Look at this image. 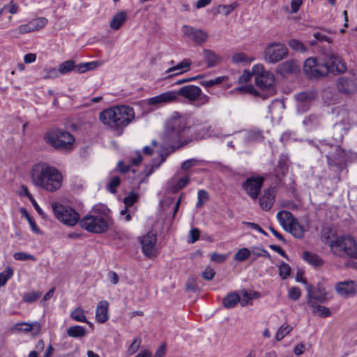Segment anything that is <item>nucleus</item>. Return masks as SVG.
Segmentation results:
<instances>
[{"label": "nucleus", "instance_id": "nucleus-38", "mask_svg": "<svg viewBox=\"0 0 357 357\" xmlns=\"http://www.w3.org/2000/svg\"><path fill=\"white\" fill-rule=\"evenodd\" d=\"M74 69L75 62L73 60H68L61 63L58 68L60 75H64L71 71H74Z\"/></svg>", "mask_w": 357, "mask_h": 357}, {"label": "nucleus", "instance_id": "nucleus-64", "mask_svg": "<svg viewBox=\"0 0 357 357\" xmlns=\"http://www.w3.org/2000/svg\"><path fill=\"white\" fill-rule=\"evenodd\" d=\"M268 71L264 70V66L262 64H256L252 67V73L256 77L264 75Z\"/></svg>", "mask_w": 357, "mask_h": 357}, {"label": "nucleus", "instance_id": "nucleus-8", "mask_svg": "<svg viewBox=\"0 0 357 357\" xmlns=\"http://www.w3.org/2000/svg\"><path fill=\"white\" fill-rule=\"evenodd\" d=\"M51 207L56 218L66 225L74 226L80 220L79 213L70 206L52 202Z\"/></svg>", "mask_w": 357, "mask_h": 357}, {"label": "nucleus", "instance_id": "nucleus-21", "mask_svg": "<svg viewBox=\"0 0 357 357\" xmlns=\"http://www.w3.org/2000/svg\"><path fill=\"white\" fill-rule=\"evenodd\" d=\"M335 290L342 297L354 296L356 294V287L353 281L337 282L335 284Z\"/></svg>", "mask_w": 357, "mask_h": 357}, {"label": "nucleus", "instance_id": "nucleus-7", "mask_svg": "<svg viewBox=\"0 0 357 357\" xmlns=\"http://www.w3.org/2000/svg\"><path fill=\"white\" fill-rule=\"evenodd\" d=\"M79 223L82 229L93 234H102L109 229L107 219L100 215L87 214L80 219Z\"/></svg>", "mask_w": 357, "mask_h": 357}, {"label": "nucleus", "instance_id": "nucleus-43", "mask_svg": "<svg viewBox=\"0 0 357 357\" xmlns=\"http://www.w3.org/2000/svg\"><path fill=\"white\" fill-rule=\"evenodd\" d=\"M289 47L294 51L298 52H305L307 51L306 46L301 41L296 39H291L288 43Z\"/></svg>", "mask_w": 357, "mask_h": 357}, {"label": "nucleus", "instance_id": "nucleus-42", "mask_svg": "<svg viewBox=\"0 0 357 357\" xmlns=\"http://www.w3.org/2000/svg\"><path fill=\"white\" fill-rule=\"evenodd\" d=\"M257 294L255 293L253 294L248 292L246 290H242L241 291V301L240 303L242 306H246L252 304V300L255 298V295Z\"/></svg>", "mask_w": 357, "mask_h": 357}, {"label": "nucleus", "instance_id": "nucleus-62", "mask_svg": "<svg viewBox=\"0 0 357 357\" xmlns=\"http://www.w3.org/2000/svg\"><path fill=\"white\" fill-rule=\"evenodd\" d=\"M120 184V178L118 176L113 177L111 181L109 183V190L112 193H115L116 192V188Z\"/></svg>", "mask_w": 357, "mask_h": 357}, {"label": "nucleus", "instance_id": "nucleus-40", "mask_svg": "<svg viewBox=\"0 0 357 357\" xmlns=\"http://www.w3.org/2000/svg\"><path fill=\"white\" fill-rule=\"evenodd\" d=\"M292 330V327L288 324H282L278 330L275 334V340L281 341L285 336H287Z\"/></svg>", "mask_w": 357, "mask_h": 357}, {"label": "nucleus", "instance_id": "nucleus-17", "mask_svg": "<svg viewBox=\"0 0 357 357\" xmlns=\"http://www.w3.org/2000/svg\"><path fill=\"white\" fill-rule=\"evenodd\" d=\"M181 30L186 37L197 45H202L205 43L209 37L208 33L204 30L197 29L190 25H183Z\"/></svg>", "mask_w": 357, "mask_h": 357}, {"label": "nucleus", "instance_id": "nucleus-27", "mask_svg": "<svg viewBox=\"0 0 357 357\" xmlns=\"http://www.w3.org/2000/svg\"><path fill=\"white\" fill-rule=\"evenodd\" d=\"M276 218L282 226V227L286 231V229L291 225V222L296 220V218L287 211H280L277 213Z\"/></svg>", "mask_w": 357, "mask_h": 357}, {"label": "nucleus", "instance_id": "nucleus-11", "mask_svg": "<svg viewBox=\"0 0 357 357\" xmlns=\"http://www.w3.org/2000/svg\"><path fill=\"white\" fill-rule=\"evenodd\" d=\"M288 50L285 45L280 43H271L264 49L263 56L269 63H278L287 56Z\"/></svg>", "mask_w": 357, "mask_h": 357}, {"label": "nucleus", "instance_id": "nucleus-56", "mask_svg": "<svg viewBox=\"0 0 357 357\" xmlns=\"http://www.w3.org/2000/svg\"><path fill=\"white\" fill-rule=\"evenodd\" d=\"M247 139L252 142H259L263 139L261 132L258 130L250 131L247 134Z\"/></svg>", "mask_w": 357, "mask_h": 357}, {"label": "nucleus", "instance_id": "nucleus-53", "mask_svg": "<svg viewBox=\"0 0 357 357\" xmlns=\"http://www.w3.org/2000/svg\"><path fill=\"white\" fill-rule=\"evenodd\" d=\"M189 181H190L189 176H183V177L178 179L176 181L175 185L173 187V190L177 191L178 190L183 188L185 185H188Z\"/></svg>", "mask_w": 357, "mask_h": 357}, {"label": "nucleus", "instance_id": "nucleus-31", "mask_svg": "<svg viewBox=\"0 0 357 357\" xmlns=\"http://www.w3.org/2000/svg\"><path fill=\"white\" fill-rule=\"evenodd\" d=\"M192 65V61L190 59H184L181 62L178 63L176 66H174L165 70V73H170L172 71L181 70L183 73H185L190 70Z\"/></svg>", "mask_w": 357, "mask_h": 357}, {"label": "nucleus", "instance_id": "nucleus-50", "mask_svg": "<svg viewBox=\"0 0 357 357\" xmlns=\"http://www.w3.org/2000/svg\"><path fill=\"white\" fill-rule=\"evenodd\" d=\"M29 22L24 24H22L17 27L16 29L11 31V32L15 36L21 35V34H25L28 33L32 32L31 30V27L29 26Z\"/></svg>", "mask_w": 357, "mask_h": 357}, {"label": "nucleus", "instance_id": "nucleus-36", "mask_svg": "<svg viewBox=\"0 0 357 357\" xmlns=\"http://www.w3.org/2000/svg\"><path fill=\"white\" fill-rule=\"evenodd\" d=\"M84 312V310L82 307H77L70 312V316L74 321L78 322L89 323Z\"/></svg>", "mask_w": 357, "mask_h": 357}, {"label": "nucleus", "instance_id": "nucleus-41", "mask_svg": "<svg viewBox=\"0 0 357 357\" xmlns=\"http://www.w3.org/2000/svg\"><path fill=\"white\" fill-rule=\"evenodd\" d=\"M98 66L96 62H89L85 63H81L79 65L75 64L74 71L77 73H84L88 70L96 68Z\"/></svg>", "mask_w": 357, "mask_h": 357}, {"label": "nucleus", "instance_id": "nucleus-26", "mask_svg": "<svg viewBox=\"0 0 357 357\" xmlns=\"http://www.w3.org/2000/svg\"><path fill=\"white\" fill-rule=\"evenodd\" d=\"M203 56L208 68H212L221 62L222 58L214 51L208 49L203 50Z\"/></svg>", "mask_w": 357, "mask_h": 357}, {"label": "nucleus", "instance_id": "nucleus-30", "mask_svg": "<svg viewBox=\"0 0 357 357\" xmlns=\"http://www.w3.org/2000/svg\"><path fill=\"white\" fill-rule=\"evenodd\" d=\"M240 301L241 296L238 293L231 292L223 298L222 303L227 309H231L240 303Z\"/></svg>", "mask_w": 357, "mask_h": 357}, {"label": "nucleus", "instance_id": "nucleus-48", "mask_svg": "<svg viewBox=\"0 0 357 357\" xmlns=\"http://www.w3.org/2000/svg\"><path fill=\"white\" fill-rule=\"evenodd\" d=\"M40 296V292L32 291L24 294L23 301L26 303H33L37 301Z\"/></svg>", "mask_w": 357, "mask_h": 357}, {"label": "nucleus", "instance_id": "nucleus-52", "mask_svg": "<svg viewBox=\"0 0 357 357\" xmlns=\"http://www.w3.org/2000/svg\"><path fill=\"white\" fill-rule=\"evenodd\" d=\"M291 268L289 264L283 262L279 266V275L282 279H286L290 275Z\"/></svg>", "mask_w": 357, "mask_h": 357}, {"label": "nucleus", "instance_id": "nucleus-18", "mask_svg": "<svg viewBox=\"0 0 357 357\" xmlns=\"http://www.w3.org/2000/svg\"><path fill=\"white\" fill-rule=\"evenodd\" d=\"M264 181V178L262 176H251L245 180L243 187L252 199H256L259 196Z\"/></svg>", "mask_w": 357, "mask_h": 357}, {"label": "nucleus", "instance_id": "nucleus-24", "mask_svg": "<svg viewBox=\"0 0 357 357\" xmlns=\"http://www.w3.org/2000/svg\"><path fill=\"white\" fill-rule=\"evenodd\" d=\"M109 303L107 301H101L98 303L96 310V318L99 323L103 324L109 319L108 314Z\"/></svg>", "mask_w": 357, "mask_h": 357}, {"label": "nucleus", "instance_id": "nucleus-19", "mask_svg": "<svg viewBox=\"0 0 357 357\" xmlns=\"http://www.w3.org/2000/svg\"><path fill=\"white\" fill-rule=\"evenodd\" d=\"M157 236L155 233L148 232L140 239L143 253L149 258L156 255Z\"/></svg>", "mask_w": 357, "mask_h": 357}, {"label": "nucleus", "instance_id": "nucleus-60", "mask_svg": "<svg viewBox=\"0 0 357 357\" xmlns=\"http://www.w3.org/2000/svg\"><path fill=\"white\" fill-rule=\"evenodd\" d=\"M140 344L141 339L139 337H136L128 348V352L129 354H135L139 348Z\"/></svg>", "mask_w": 357, "mask_h": 357}, {"label": "nucleus", "instance_id": "nucleus-46", "mask_svg": "<svg viewBox=\"0 0 357 357\" xmlns=\"http://www.w3.org/2000/svg\"><path fill=\"white\" fill-rule=\"evenodd\" d=\"M303 3V0H291V9L288 6H285L284 10L286 13L289 14L296 13Z\"/></svg>", "mask_w": 357, "mask_h": 357}, {"label": "nucleus", "instance_id": "nucleus-2", "mask_svg": "<svg viewBox=\"0 0 357 357\" xmlns=\"http://www.w3.org/2000/svg\"><path fill=\"white\" fill-rule=\"evenodd\" d=\"M31 179L34 186L54 192L61 187L63 175L55 167L40 162L33 165Z\"/></svg>", "mask_w": 357, "mask_h": 357}, {"label": "nucleus", "instance_id": "nucleus-1", "mask_svg": "<svg viewBox=\"0 0 357 357\" xmlns=\"http://www.w3.org/2000/svg\"><path fill=\"white\" fill-rule=\"evenodd\" d=\"M191 126L190 119L187 115L175 112L166 122L164 138L172 143L174 148H181L191 141L189 137Z\"/></svg>", "mask_w": 357, "mask_h": 357}, {"label": "nucleus", "instance_id": "nucleus-14", "mask_svg": "<svg viewBox=\"0 0 357 357\" xmlns=\"http://www.w3.org/2000/svg\"><path fill=\"white\" fill-rule=\"evenodd\" d=\"M317 96V92L313 90L305 91L295 94L294 99L298 112L304 113L308 111Z\"/></svg>", "mask_w": 357, "mask_h": 357}, {"label": "nucleus", "instance_id": "nucleus-15", "mask_svg": "<svg viewBox=\"0 0 357 357\" xmlns=\"http://www.w3.org/2000/svg\"><path fill=\"white\" fill-rule=\"evenodd\" d=\"M337 90L348 96L357 93V73H353L352 77L343 76L337 79L336 83Z\"/></svg>", "mask_w": 357, "mask_h": 357}, {"label": "nucleus", "instance_id": "nucleus-35", "mask_svg": "<svg viewBox=\"0 0 357 357\" xmlns=\"http://www.w3.org/2000/svg\"><path fill=\"white\" fill-rule=\"evenodd\" d=\"M67 335L71 337H83L86 335V329L81 326H73L68 328Z\"/></svg>", "mask_w": 357, "mask_h": 357}, {"label": "nucleus", "instance_id": "nucleus-3", "mask_svg": "<svg viewBox=\"0 0 357 357\" xmlns=\"http://www.w3.org/2000/svg\"><path fill=\"white\" fill-rule=\"evenodd\" d=\"M99 118L104 125L121 134L123 129L135 120V113L130 106L121 105L103 110Z\"/></svg>", "mask_w": 357, "mask_h": 357}, {"label": "nucleus", "instance_id": "nucleus-58", "mask_svg": "<svg viewBox=\"0 0 357 357\" xmlns=\"http://www.w3.org/2000/svg\"><path fill=\"white\" fill-rule=\"evenodd\" d=\"M301 295V289L297 287H292L289 289L288 296L289 298L293 301L298 300Z\"/></svg>", "mask_w": 357, "mask_h": 357}, {"label": "nucleus", "instance_id": "nucleus-9", "mask_svg": "<svg viewBox=\"0 0 357 357\" xmlns=\"http://www.w3.org/2000/svg\"><path fill=\"white\" fill-rule=\"evenodd\" d=\"M327 69L322 54L319 57L307 59L303 65L304 73L311 79H319L327 76Z\"/></svg>", "mask_w": 357, "mask_h": 357}, {"label": "nucleus", "instance_id": "nucleus-55", "mask_svg": "<svg viewBox=\"0 0 357 357\" xmlns=\"http://www.w3.org/2000/svg\"><path fill=\"white\" fill-rule=\"evenodd\" d=\"M296 67V65L294 61H289L284 62L280 66V70L282 73H290Z\"/></svg>", "mask_w": 357, "mask_h": 357}, {"label": "nucleus", "instance_id": "nucleus-10", "mask_svg": "<svg viewBox=\"0 0 357 357\" xmlns=\"http://www.w3.org/2000/svg\"><path fill=\"white\" fill-rule=\"evenodd\" d=\"M176 93L178 98L181 96L190 103L199 101L198 107L208 103L210 100L207 95H202V91L199 86L193 84L183 86L177 90Z\"/></svg>", "mask_w": 357, "mask_h": 357}, {"label": "nucleus", "instance_id": "nucleus-23", "mask_svg": "<svg viewBox=\"0 0 357 357\" xmlns=\"http://www.w3.org/2000/svg\"><path fill=\"white\" fill-rule=\"evenodd\" d=\"M307 291L308 298L310 301L314 300L319 303H325L328 300L325 289L320 286H318L316 292H313V286L311 284L307 285Z\"/></svg>", "mask_w": 357, "mask_h": 357}, {"label": "nucleus", "instance_id": "nucleus-25", "mask_svg": "<svg viewBox=\"0 0 357 357\" xmlns=\"http://www.w3.org/2000/svg\"><path fill=\"white\" fill-rule=\"evenodd\" d=\"M321 115L317 113H312L306 116L303 121V124L308 130H313L321 126Z\"/></svg>", "mask_w": 357, "mask_h": 357}, {"label": "nucleus", "instance_id": "nucleus-5", "mask_svg": "<svg viewBox=\"0 0 357 357\" xmlns=\"http://www.w3.org/2000/svg\"><path fill=\"white\" fill-rule=\"evenodd\" d=\"M331 114L335 123L333 127V138L335 141H341L344 135L350 128L351 119L349 112L344 106L334 107Z\"/></svg>", "mask_w": 357, "mask_h": 357}, {"label": "nucleus", "instance_id": "nucleus-28", "mask_svg": "<svg viewBox=\"0 0 357 357\" xmlns=\"http://www.w3.org/2000/svg\"><path fill=\"white\" fill-rule=\"evenodd\" d=\"M14 329L24 333H29L35 331L38 333L41 329V325L38 321H34L31 324L27 322L17 323L14 326Z\"/></svg>", "mask_w": 357, "mask_h": 357}, {"label": "nucleus", "instance_id": "nucleus-49", "mask_svg": "<svg viewBox=\"0 0 357 357\" xmlns=\"http://www.w3.org/2000/svg\"><path fill=\"white\" fill-rule=\"evenodd\" d=\"M238 6V3L237 2H234L233 3L229 5H220L218 6V12L224 13L225 15H228L233 10H234Z\"/></svg>", "mask_w": 357, "mask_h": 357}, {"label": "nucleus", "instance_id": "nucleus-61", "mask_svg": "<svg viewBox=\"0 0 357 357\" xmlns=\"http://www.w3.org/2000/svg\"><path fill=\"white\" fill-rule=\"evenodd\" d=\"M215 274V273L211 267L206 266L202 275L206 280H211L214 278Z\"/></svg>", "mask_w": 357, "mask_h": 357}, {"label": "nucleus", "instance_id": "nucleus-39", "mask_svg": "<svg viewBox=\"0 0 357 357\" xmlns=\"http://www.w3.org/2000/svg\"><path fill=\"white\" fill-rule=\"evenodd\" d=\"M252 61L247 54L243 52H237L232 55L231 61L235 64L248 63Z\"/></svg>", "mask_w": 357, "mask_h": 357}, {"label": "nucleus", "instance_id": "nucleus-34", "mask_svg": "<svg viewBox=\"0 0 357 357\" xmlns=\"http://www.w3.org/2000/svg\"><path fill=\"white\" fill-rule=\"evenodd\" d=\"M127 17L125 11H121L116 13L110 22V27L112 29L118 30L123 24Z\"/></svg>", "mask_w": 357, "mask_h": 357}, {"label": "nucleus", "instance_id": "nucleus-6", "mask_svg": "<svg viewBox=\"0 0 357 357\" xmlns=\"http://www.w3.org/2000/svg\"><path fill=\"white\" fill-rule=\"evenodd\" d=\"M45 142L59 150L69 151L73 149L74 137L68 132L54 129L47 132L44 136Z\"/></svg>", "mask_w": 357, "mask_h": 357}, {"label": "nucleus", "instance_id": "nucleus-59", "mask_svg": "<svg viewBox=\"0 0 357 357\" xmlns=\"http://www.w3.org/2000/svg\"><path fill=\"white\" fill-rule=\"evenodd\" d=\"M200 231L197 228L192 229L188 235V242L193 243L196 242L199 238Z\"/></svg>", "mask_w": 357, "mask_h": 357}, {"label": "nucleus", "instance_id": "nucleus-29", "mask_svg": "<svg viewBox=\"0 0 357 357\" xmlns=\"http://www.w3.org/2000/svg\"><path fill=\"white\" fill-rule=\"evenodd\" d=\"M286 231L289 232L294 237L301 239L303 238L306 230L296 218L294 222H291V225L286 229Z\"/></svg>", "mask_w": 357, "mask_h": 357}, {"label": "nucleus", "instance_id": "nucleus-32", "mask_svg": "<svg viewBox=\"0 0 357 357\" xmlns=\"http://www.w3.org/2000/svg\"><path fill=\"white\" fill-rule=\"evenodd\" d=\"M303 255L304 260L313 266L320 267L324 264L323 259L316 254L305 251Z\"/></svg>", "mask_w": 357, "mask_h": 357}, {"label": "nucleus", "instance_id": "nucleus-54", "mask_svg": "<svg viewBox=\"0 0 357 357\" xmlns=\"http://www.w3.org/2000/svg\"><path fill=\"white\" fill-rule=\"evenodd\" d=\"M13 257L15 260H20V261H25V260L36 261V257L33 255L28 254V253H25L23 252H15L13 255Z\"/></svg>", "mask_w": 357, "mask_h": 357}, {"label": "nucleus", "instance_id": "nucleus-63", "mask_svg": "<svg viewBox=\"0 0 357 357\" xmlns=\"http://www.w3.org/2000/svg\"><path fill=\"white\" fill-rule=\"evenodd\" d=\"M208 198V195L206 191L204 190H200L198 192V202L197 204V206H202L203 203L206 202Z\"/></svg>", "mask_w": 357, "mask_h": 357}, {"label": "nucleus", "instance_id": "nucleus-51", "mask_svg": "<svg viewBox=\"0 0 357 357\" xmlns=\"http://www.w3.org/2000/svg\"><path fill=\"white\" fill-rule=\"evenodd\" d=\"M239 92L250 93L255 96H261V93L257 91L252 85H246L236 89Z\"/></svg>", "mask_w": 357, "mask_h": 357}, {"label": "nucleus", "instance_id": "nucleus-57", "mask_svg": "<svg viewBox=\"0 0 357 357\" xmlns=\"http://www.w3.org/2000/svg\"><path fill=\"white\" fill-rule=\"evenodd\" d=\"M138 195L136 192H131L129 195L123 199V202L126 206H131L137 200Z\"/></svg>", "mask_w": 357, "mask_h": 357}, {"label": "nucleus", "instance_id": "nucleus-22", "mask_svg": "<svg viewBox=\"0 0 357 357\" xmlns=\"http://www.w3.org/2000/svg\"><path fill=\"white\" fill-rule=\"evenodd\" d=\"M275 197L274 188H270L266 190L259 200L261 207L265 211L270 210L273 205Z\"/></svg>", "mask_w": 357, "mask_h": 357}, {"label": "nucleus", "instance_id": "nucleus-4", "mask_svg": "<svg viewBox=\"0 0 357 357\" xmlns=\"http://www.w3.org/2000/svg\"><path fill=\"white\" fill-rule=\"evenodd\" d=\"M328 246L337 257L357 259V243L350 236L335 237L329 241Z\"/></svg>", "mask_w": 357, "mask_h": 357}, {"label": "nucleus", "instance_id": "nucleus-16", "mask_svg": "<svg viewBox=\"0 0 357 357\" xmlns=\"http://www.w3.org/2000/svg\"><path fill=\"white\" fill-rule=\"evenodd\" d=\"M179 101L180 98H178L176 91L174 90L165 91L146 100L149 105L154 106L155 108Z\"/></svg>", "mask_w": 357, "mask_h": 357}, {"label": "nucleus", "instance_id": "nucleus-45", "mask_svg": "<svg viewBox=\"0 0 357 357\" xmlns=\"http://www.w3.org/2000/svg\"><path fill=\"white\" fill-rule=\"evenodd\" d=\"M251 252L246 248H241L234 255V259L237 261H243L249 258Z\"/></svg>", "mask_w": 357, "mask_h": 357}, {"label": "nucleus", "instance_id": "nucleus-20", "mask_svg": "<svg viewBox=\"0 0 357 357\" xmlns=\"http://www.w3.org/2000/svg\"><path fill=\"white\" fill-rule=\"evenodd\" d=\"M332 151L326 154V157L330 165H340L344 163L347 158V154L344 150L338 146H331Z\"/></svg>", "mask_w": 357, "mask_h": 357}, {"label": "nucleus", "instance_id": "nucleus-33", "mask_svg": "<svg viewBox=\"0 0 357 357\" xmlns=\"http://www.w3.org/2000/svg\"><path fill=\"white\" fill-rule=\"evenodd\" d=\"M308 305L312 308V312L321 317H327L331 315L329 308L319 305H316L312 301L308 300Z\"/></svg>", "mask_w": 357, "mask_h": 357}, {"label": "nucleus", "instance_id": "nucleus-44", "mask_svg": "<svg viewBox=\"0 0 357 357\" xmlns=\"http://www.w3.org/2000/svg\"><path fill=\"white\" fill-rule=\"evenodd\" d=\"M13 270L11 267L7 266L6 270L0 273V287L4 286L7 281L13 275Z\"/></svg>", "mask_w": 357, "mask_h": 357}, {"label": "nucleus", "instance_id": "nucleus-12", "mask_svg": "<svg viewBox=\"0 0 357 357\" xmlns=\"http://www.w3.org/2000/svg\"><path fill=\"white\" fill-rule=\"evenodd\" d=\"M323 59L329 73H343L347 70V65L342 58L336 52L329 50L322 54Z\"/></svg>", "mask_w": 357, "mask_h": 357}, {"label": "nucleus", "instance_id": "nucleus-37", "mask_svg": "<svg viewBox=\"0 0 357 357\" xmlns=\"http://www.w3.org/2000/svg\"><path fill=\"white\" fill-rule=\"evenodd\" d=\"M31 30L33 31H38L46 26L47 20L45 17H38L29 22Z\"/></svg>", "mask_w": 357, "mask_h": 357}, {"label": "nucleus", "instance_id": "nucleus-13", "mask_svg": "<svg viewBox=\"0 0 357 357\" xmlns=\"http://www.w3.org/2000/svg\"><path fill=\"white\" fill-rule=\"evenodd\" d=\"M255 84L260 89L263 99L273 96L276 93L275 77L271 72H267L264 75L256 77Z\"/></svg>", "mask_w": 357, "mask_h": 357}, {"label": "nucleus", "instance_id": "nucleus-47", "mask_svg": "<svg viewBox=\"0 0 357 357\" xmlns=\"http://www.w3.org/2000/svg\"><path fill=\"white\" fill-rule=\"evenodd\" d=\"M44 75L43 78L44 79H55L60 76L58 68H45L43 70Z\"/></svg>", "mask_w": 357, "mask_h": 357}]
</instances>
